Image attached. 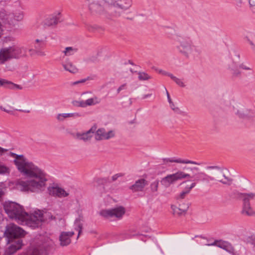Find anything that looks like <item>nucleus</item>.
Listing matches in <instances>:
<instances>
[{
  "instance_id": "69168bd1",
  "label": "nucleus",
  "mask_w": 255,
  "mask_h": 255,
  "mask_svg": "<svg viewBox=\"0 0 255 255\" xmlns=\"http://www.w3.org/2000/svg\"><path fill=\"white\" fill-rule=\"evenodd\" d=\"M123 87H124V85H122V86H120V87L119 88V89H118V91H121V90H122V89H123Z\"/></svg>"
},
{
  "instance_id": "6e6d98bb",
  "label": "nucleus",
  "mask_w": 255,
  "mask_h": 255,
  "mask_svg": "<svg viewBox=\"0 0 255 255\" xmlns=\"http://www.w3.org/2000/svg\"><path fill=\"white\" fill-rule=\"evenodd\" d=\"M90 61L92 62H95L97 61V57L95 56H92L90 58Z\"/></svg>"
},
{
  "instance_id": "3c124183",
  "label": "nucleus",
  "mask_w": 255,
  "mask_h": 255,
  "mask_svg": "<svg viewBox=\"0 0 255 255\" xmlns=\"http://www.w3.org/2000/svg\"><path fill=\"white\" fill-rule=\"evenodd\" d=\"M124 175L123 173H120L116 174L114 175H113L112 177V179L113 181H115L117 180L119 177H122Z\"/></svg>"
},
{
  "instance_id": "bb28decb",
  "label": "nucleus",
  "mask_w": 255,
  "mask_h": 255,
  "mask_svg": "<svg viewBox=\"0 0 255 255\" xmlns=\"http://www.w3.org/2000/svg\"><path fill=\"white\" fill-rule=\"evenodd\" d=\"M242 214L243 215L248 216H255V212L253 210L250 204L243 203V209L242 210Z\"/></svg>"
},
{
  "instance_id": "39448f33",
  "label": "nucleus",
  "mask_w": 255,
  "mask_h": 255,
  "mask_svg": "<svg viewBox=\"0 0 255 255\" xmlns=\"http://www.w3.org/2000/svg\"><path fill=\"white\" fill-rule=\"evenodd\" d=\"M106 8L113 15L119 16L121 12L119 9L126 10L129 8L132 3V0H105Z\"/></svg>"
},
{
  "instance_id": "393cba45",
  "label": "nucleus",
  "mask_w": 255,
  "mask_h": 255,
  "mask_svg": "<svg viewBox=\"0 0 255 255\" xmlns=\"http://www.w3.org/2000/svg\"><path fill=\"white\" fill-rule=\"evenodd\" d=\"M195 182H193L190 186L186 187L184 190L176 196V199L177 200L179 201L180 200L184 199L186 196L190 193L191 190L196 186V183Z\"/></svg>"
},
{
  "instance_id": "ea45409f",
  "label": "nucleus",
  "mask_w": 255,
  "mask_h": 255,
  "mask_svg": "<svg viewBox=\"0 0 255 255\" xmlns=\"http://www.w3.org/2000/svg\"><path fill=\"white\" fill-rule=\"evenodd\" d=\"M247 241L249 243H250L255 247V233L249 236L247 239Z\"/></svg>"
},
{
  "instance_id": "cd10ccee",
  "label": "nucleus",
  "mask_w": 255,
  "mask_h": 255,
  "mask_svg": "<svg viewBox=\"0 0 255 255\" xmlns=\"http://www.w3.org/2000/svg\"><path fill=\"white\" fill-rule=\"evenodd\" d=\"M59 21V18L56 15H51L47 17L44 21L45 26H52L56 25Z\"/></svg>"
},
{
  "instance_id": "f03ea898",
  "label": "nucleus",
  "mask_w": 255,
  "mask_h": 255,
  "mask_svg": "<svg viewBox=\"0 0 255 255\" xmlns=\"http://www.w3.org/2000/svg\"><path fill=\"white\" fill-rule=\"evenodd\" d=\"M207 170H214L212 173L213 176H210L205 172H199V168L197 167H189L185 166L183 168L184 170H189L192 172V178L194 181L205 182L209 183L210 181H217L224 185H230L233 182V179L227 176L223 172L224 168L219 166H208Z\"/></svg>"
},
{
  "instance_id": "b1692460",
  "label": "nucleus",
  "mask_w": 255,
  "mask_h": 255,
  "mask_svg": "<svg viewBox=\"0 0 255 255\" xmlns=\"http://www.w3.org/2000/svg\"><path fill=\"white\" fill-rule=\"evenodd\" d=\"M239 197L242 199L243 203L250 204V201L255 200V193H241Z\"/></svg>"
},
{
  "instance_id": "37998d69",
  "label": "nucleus",
  "mask_w": 255,
  "mask_h": 255,
  "mask_svg": "<svg viewBox=\"0 0 255 255\" xmlns=\"http://www.w3.org/2000/svg\"><path fill=\"white\" fill-rule=\"evenodd\" d=\"M0 109L3 111H4L7 113L11 112L12 108L9 105L0 106Z\"/></svg>"
},
{
  "instance_id": "423d86ee",
  "label": "nucleus",
  "mask_w": 255,
  "mask_h": 255,
  "mask_svg": "<svg viewBox=\"0 0 255 255\" xmlns=\"http://www.w3.org/2000/svg\"><path fill=\"white\" fill-rule=\"evenodd\" d=\"M24 220L21 224H25L32 228L38 227L43 222V212L40 210H35L30 215L26 213Z\"/></svg>"
},
{
  "instance_id": "4be33fe9",
  "label": "nucleus",
  "mask_w": 255,
  "mask_h": 255,
  "mask_svg": "<svg viewBox=\"0 0 255 255\" xmlns=\"http://www.w3.org/2000/svg\"><path fill=\"white\" fill-rule=\"evenodd\" d=\"M0 86L14 90H22L23 89L22 86L20 85L14 84L10 81L0 78Z\"/></svg>"
},
{
  "instance_id": "7c9ffc66",
  "label": "nucleus",
  "mask_w": 255,
  "mask_h": 255,
  "mask_svg": "<svg viewBox=\"0 0 255 255\" xmlns=\"http://www.w3.org/2000/svg\"><path fill=\"white\" fill-rule=\"evenodd\" d=\"M78 51L77 48L74 47H67L65 48L63 53L65 56H69L73 55Z\"/></svg>"
},
{
  "instance_id": "72a5a7b5",
  "label": "nucleus",
  "mask_w": 255,
  "mask_h": 255,
  "mask_svg": "<svg viewBox=\"0 0 255 255\" xmlns=\"http://www.w3.org/2000/svg\"><path fill=\"white\" fill-rule=\"evenodd\" d=\"M227 243L228 242H226V241L216 240L214 241V243L211 244L210 245L216 246L223 249L224 248L226 247V245H227Z\"/></svg>"
},
{
  "instance_id": "a19ab883",
  "label": "nucleus",
  "mask_w": 255,
  "mask_h": 255,
  "mask_svg": "<svg viewBox=\"0 0 255 255\" xmlns=\"http://www.w3.org/2000/svg\"><path fill=\"white\" fill-rule=\"evenodd\" d=\"M138 78L140 80H146L150 78V76L144 72H139Z\"/></svg>"
},
{
  "instance_id": "c9c22d12",
  "label": "nucleus",
  "mask_w": 255,
  "mask_h": 255,
  "mask_svg": "<svg viewBox=\"0 0 255 255\" xmlns=\"http://www.w3.org/2000/svg\"><path fill=\"white\" fill-rule=\"evenodd\" d=\"M14 40V38L11 36H5L2 39L3 44H8L9 43L13 42Z\"/></svg>"
},
{
  "instance_id": "c756f323",
  "label": "nucleus",
  "mask_w": 255,
  "mask_h": 255,
  "mask_svg": "<svg viewBox=\"0 0 255 255\" xmlns=\"http://www.w3.org/2000/svg\"><path fill=\"white\" fill-rule=\"evenodd\" d=\"M86 101V106H91L95 105L100 102V99L97 96H94L88 99Z\"/></svg>"
},
{
  "instance_id": "412c9836",
  "label": "nucleus",
  "mask_w": 255,
  "mask_h": 255,
  "mask_svg": "<svg viewBox=\"0 0 255 255\" xmlns=\"http://www.w3.org/2000/svg\"><path fill=\"white\" fill-rule=\"evenodd\" d=\"M43 251L41 246H31L23 252L21 255H42Z\"/></svg>"
},
{
  "instance_id": "5fc2aeb1",
  "label": "nucleus",
  "mask_w": 255,
  "mask_h": 255,
  "mask_svg": "<svg viewBox=\"0 0 255 255\" xmlns=\"http://www.w3.org/2000/svg\"><path fill=\"white\" fill-rule=\"evenodd\" d=\"M249 1L251 7H255V0H249Z\"/></svg>"
},
{
  "instance_id": "e433bc0d",
  "label": "nucleus",
  "mask_w": 255,
  "mask_h": 255,
  "mask_svg": "<svg viewBox=\"0 0 255 255\" xmlns=\"http://www.w3.org/2000/svg\"><path fill=\"white\" fill-rule=\"evenodd\" d=\"M10 170L9 168L4 165H0V174H4L9 173Z\"/></svg>"
},
{
  "instance_id": "4d7b16f0",
  "label": "nucleus",
  "mask_w": 255,
  "mask_h": 255,
  "mask_svg": "<svg viewBox=\"0 0 255 255\" xmlns=\"http://www.w3.org/2000/svg\"><path fill=\"white\" fill-rule=\"evenodd\" d=\"M7 151V150L6 149L0 147V154H2L3 153H4V152Z\"/></svg>"
},
{
  "instance_id": "a18cd8bd",
  "label": "nucleus",
  "mask_w": 255,
  "mask_h": 255,
  "mask_svg": "<svg viewBox=\"0 0 255 255\" xmlns=\"http://www.w3.org/2000/svg\"><path fill=\"white\" fill-rule=\"evenodd\" d=\"M158 187V181H155L151 184V189L152 192L157 191Z\"/></svg>"
},
{
  "instance_id": "680f3d73",
  "label": "nucleus",
  "mask_w": 255,
  "mask_h": 255,
  "mask_svg": "<svg viewBox=\"0 0 255 255\" xmlns=\"http://www.w3.org/2000/svg\"><path fill=\"white\" fill-rule=\"evenodd\" d=\"M167 99L169 103H171L172 102L170 96L167 97Z\"/></svg>"
},
{
  "instance_id": "09e8293b",
  "label": "nucleus",
  "mask_w": 255,
  "mask_h": 255,
  "mask_svg": "<svg viewBox=\"0 0 255 255\" xmlns=\"http://www.w3.org/2000/svg\"><path fill=\"white\" fill-rule=\"evenodd\" d=\"M160 74H163V75H166L167 76H168L169 77H170L173 81H174L175 79H176V77H175L174 76H173L172 74L171 73H168L167 72H166L165 71H162V70H160Z\"/></svg>"
},
{
  "instance_id": "5701e85b",
  "label": "nucleus",
  "mask_w": 255,
  "mask_h": 255,
  "mask_svg": "<svg viewBox=\"0 0 255 255\" xmlns=\"http://www.w3.org/2000/svg\"><path fill=\"white\" fill-rule=\"evenodd\" d=\"M147 184L146 180L144 179H140L135 181L134 184L129 187L133 192L141 191Z\"/></svg>"
},
{
  "instance_id": "f3484780",
  "label": "nucleus",
  "mask_w": 255,
  "mask_h": 255,
  "mask_svg": "<svg viewBox=\"0 0 255 255\" xmlns=\"http://www.w3.org/2000/svg\"><path fill=\"white\" fill-rule=\"evenodd\" d=\"M74 235V232L73 231L61 232L59 237L60 245L61 247H66L70 245L71 243V238Z\"/></svg>"
},
{
  "instance_id": "ddd939ff",
  "label": "nucleus",
  "mask_w": 255,
  "mask_h": 255,
  "mask_svg": "<svg viewBox=\"0 0 255 255\" xmlns=\"http://www.w3.org/2000/svg\"><path fill=\"white\" fill-rule=\"evenodd\" d=\"M177 48L180 53L187 58L192 55L194 52L199 53L196 46L192 45L187 41L181 42L180 44L177 46Z\"/></svg>"
},
{
  "instance_id": "58836bf2",
  "label": "nucleus",
  "mask_w": 255,
  "mask_h": 255,
  "mask_svg": "<svg viewBox=\"0 0 255 255\" xmlns=\"http://www.w3.org/2000/svg\"><path fill=\"white\" fill-rule=\"evenodd\" d=\"M43 222L47 220H52L55 219V217H53L51 214L49 212L43 213Z\"/></svg>"
},
{
  "instance_id": "0eeeda50",
  "label": "nucleus",
  "mask_w": 255,
  "mask_h": 255,
  "mask_svg": "<svg viewBox=\"0 0 255 255\" xmlns=\"http://www.w3.org/2000/svg\"><path fill=\"white\" fill-rule=\"evenodd\" d=\"M24 235V231L17 225L10 223L5 227L4 236L6 240L11 241L16 239H21V237Z\"/></svg>"
},
{
  "instance_id": "7ed1b4c3",
  "label": "nucleus",
  "mask_w": 255,
  "mask_h": 255,
  "mask_svg": "<svg viewBox=\"0 0 255 255\" xmlns=\"http://www.w3.org/2000/svg\"><path fill=\"white\" fill-rule=\"evenodd\" d=\"M184 179H193L192 175L188 173H185L183 171L179 170L175 173L168 174L162 178L160 183L163 188L162 195L167 196L172 191V188L170 187L176 181Z\"/></svg>"
},
{
  "instance_id": "603ef678",
  "label": "nucleus",
  "mask_w": 255,
  "mask_h": 255,
  "mask_svg": "<svg viewBox=\"0 0 255 255\" xmlns=\"http://www.w3.org/2000/svg\"><path fill=\"white\" fill-rule=\"evenodd\" d=\"M240 68H241V71L242 70H252V68L246 66L245 65H240Z\"/></svg>"
},
{
  "instance_id": "dca6fc26",
  "label": "nucleus",
  "mask_w": 255,
  "mask_h": 255,
  "mask_svg": "<svg viewBox=\"0 0 255 255\" xmlns=\"http://www.w3.org/2000/svg\"><path fill=\"white\" fill-rule=\"evenodd\" d=\"M96 128L97 127L96 126H93L86 132H77L75 135V137L78 140H82L85 142L90 141L91 139L93 134L95 133Z\"/></svg>"
},
{
  "instance_id": "79ce46f5",
  "label": "nucleus",
  "mask_w": 255,
  "mask_h": 255,
  "mask_svg": "<svg viewBox=\"0 0 255 255\" xmlns=\"http://www.w3.org/2000/svg\"><path fill=\"white\" fill-rule=\"evenodd\" d=\"M169 105L171 109L175 113L179 114H181L182 113V111L180 110V109L178 107H175V105L172 102L171 103H169Z\"/></svg>"
},
{
  "instance_id": "de8ad7c7",
  "label": "nucleus",
  "mask_w": 255,
  "mask_h": 255,
  "mask_svg": "<svg viewBox=\"0 0 255 255\" xmlns=\"http://www.w3.org/2000/svg\"><path fill=\"white\" fill-rule=\"evenodd\" d=\"M178 85L181 87H184L185 85H184V83L183 82L182 80L180 79H179L178 78H176L174 81Z\"/></svg>"
},
{
  "instance_id": "8fccbe9b",
  "label": "nucleus",
  "mask_w": 255,
  "mask_h": 255,
  "mask_svg": "<svg viewBox=\"0 0 255 255\" xmlns=\"http://www.w3.org/2000/svg\"><path fill=\"white\" fill-rule=\"evenodd\" d=\"M88 79H89V78H88L87 79H82L81 80H79V81L73 82L72 83V85H75L79 84H80V83H83L85 82Z\"/></svg>"
},
{
  "instance_id": "338daca9",
  "label": "nucleus",
  "mask_w": 255,
  "mask_h": 255,
  "mask_svg": "<svg viewBox=\"0 0 255 255\" xmlns=\"http://www.w3.org/2000/svg\"><path fill=\"white\" fill-rule=\"evenodd\" d=\"M35 41H36L37 43H38V42H43V41H42V40H39V39H36V40H35Z\"/></svg>"
},
{
  "instance_id": "13d9d810",
  "label": "nucleus",
  "mask_w": 255,
  "mask_h": 255,
  "mask_svg": "<svg viewBox=\"0 0 255 255\" xmlns=\"http://www.w3.org/2000/svg\"><path fill=\"white\" fill-rule=\"evenodd\" d=\"M3 32V29L2 28V25L1 23L0 22V38L1 37V35H2Z\"/></svg>"
},
{
  "instance_id": "f704fd0d",
  "label": "nucleus",
  "mask_w": 255,
  "mask_h": 255,
  "mask_svg": "<svg viewBox=\"0 0 255 255\" xmlns=\"http://www.w3.org/2000/svg\"><path fill=\"white\" fill-rule=\"evenodd\" d=\"M74 224L75 226V229L78 231V235L77 237V238H78L82 233L83 225L78 220L75 221Z\"/></svg>"
},
{
  "instance_id": "774afa93",
  "label": "nucleus",
  "mask_w": 255,
  "mask_h": 255,
  "mask_svg": "<svg viewBox=\"0 0 255 255\" xmlns=\"http://www.w3.org/2000/svg\"><path fill=\"white\" fill-rule=\"evenodd\" d=\"M130 71H131V73H133V72H136V71L134 70V69H133L132 68L130 69Z\"/></svg>"
},
{
  "instance_id": "20e7f679",
  "label": "nucleus",
  "mask_w": 255,
  "mask_h": 255,
  "mask_svg": "<svg viewBox=\"0 0 255 255\" xmlns=\"http://www.w3.org/2000/svg\"><path fill=\"white\" fill-rule=\"evenodd\" d=\"M3 207L6 213L10 218L14 219L21 224L24 220V216L26 217L27 216L22 207L15 202H5L3 204Z\"/></svg>"
},
{
  "instance_id": "6e6552de",
  "label": "nucleus",
  "mask_w": 255,
  "mask_h": 255,
  "mask_svg": "<svg viewBox=\"0 0 255 255\" xmlns=\"http://www.w3.org/2000/svg\"><path fill=\"white\" fill-rule=\"evenodd\" d=\"M234 112L240 119H251L255 117V110L249 109L240 103L234 106Z\"/></svg>"
},
{
  "instance_id": "9b49d317",
  "label": "nucleus",
  "mask_w": 255,
  "mask_h": 255,
  "mask_svg": "<svg viewBox=\"0 0 255 255\" xmlns=\"http://www.w3.org/2000/svg\"><path fill=\"white\" fill-rule=\"evenodd\" d=\"M176 162L183 164H192L200 165V163L188 159H182L181 158L174 159V158H163L160 159V172L165 171L168 167H170V163Z\"/></svg>"
},
{
  "instance_id": "bf43d9fd",
  "label": "nucleus",
  "mask_w": 255,
  "mask_h": 255,
  "mask_svg": "<svg viewBox=\"0 0 255 255\" xmlns=\"http://www.w3.org/2000/svg\"><path fill=\"white\" fill-rule=\"evenodd\" d=\"M163 89L166 94L167 97H168V96H170L168 92L167 91V90H166V88L164 86H163Z\"/></svg>"
},
{
  "instance_id": "a878e982",
  "label": "nucleus",
  "mask_w": 255,
  "mask_h": 255,
  "mask_svg": "<svg viewBox=\"0 0 255 255\" xmlns=\"http://www.w3.org/2000/svg\"><path fill=\"white\" fill-rule=\"evenodd\" d=\"M80 115L77 113H61L57 115L56 119L59 122H63L67 118L78 117Z\"/></svg>"
},
{
  "instance_id": "49530a36",
  "label": "nucleus",
  "mask_w": 255,
  "mask_h": 255,
  "mask_svg": "<svg viewBox=\"0 0 255 255\" xmlns=\"http://www.w3.org/2000/svg\"><path fill=\"white\" fill-rule=\"evenodd\" d=\"M223 249L231 254L232 252H233V250L234 249L231 246V245L228 242L227 243V245H226V247L224 248Z\"/></svg>"
},
{
  "instance_id": "2eb2a0df",
  "label": "nucleus",
  "mask_w": 255,
  "mask_h": 255,
  "mask_svg": "<svg viewBox=\"0 0 255 255\" xmlns=\"http://www.w3.org/2000/svg\"><path fill=\"white\" fill-rule=\"evenodd\" d=\"M95 133V138L98 141L108 140L115 136V133L113 130L106 132L104 128L96 129Z\"/></svg>"
},
{
  "instance_id": "4c0bfd02",
  "label": "nucleus",
  "mask_w": 255,
  "mask_h": 255,
  "mask_svg": "<svg viewBox=\"0 0 255 255\" xmlns=\"http://www.w3.org/2000/svg\"><path fill=\"white\" fill-rule=\"evenodd\" d=\"M73 103L74 105H75V106H77V107H83V108H85L87 107L85 101H83V100L75 101L73 102Z\"/></svg>"
},
{
  "instance_id": "c03bdc74",
  "label": "nucleus",
  "mask_w": 255,
  "mask_h": 255,
  "mask_svg": "<svg viewBox=\"0 0 255 255\" xmlns=\"http://www.w3.org/2000/svg\"><path fill=\"white\" fill-rule=\"evenodd\" d=\"M4 69L6 71L12 72L17 70V68L14 65H5Z\"/></svg>"
},
{
  "instance_id": "e2e57ef3",
  "label": "nucleus",
  "mask_w": 255,
  "mask_h": 255,
  "mask_svg": "<svg viewBox=\"0 0 255 255\" xmlns=\"http://www.w3.org/2000/svg\"><path fill=\"white\" fill-rule=\"evenodd\" d=\"M91 93H89V92H87V93H85L84 94H83L82 96L84 97V98H86V96L87 94H90Z\"/></svg>"
},
{
  "instance_id": "f8f14e48",
  "label": "nucleus",
  "mask_w": 255,
  "mask_h": 255,
  "mask_svg": "<svg viewBox=\"0 0 255 255\" xmlns=\"http://www.w3.org/2000/svg\"><path fill=\"white\" fill-rule=\"evenodd\" d=\"M105 0L101 1H94L88 4V10L90 13L93 15H98L104 13L105 12H109L104 3Z\"/></svg>"
},
{
  "instance_id": "aec40b11",
  "label": "nucleus",
  "mask_w": 255,
  "mask_h": 255,
  "mask_svg": "<svg viewBox=\"0 0 255 255\" xmlns=\"http://www.w3.org/2000/svg\"><path fill=\"white\" fill-rule=\"evenodd\" d=\"M23 18V13L21 11L18 12H13L9 14L7 18V23L12 26H14L17 22L21 21Z\"/></svg>"
},
{
  "instance_id": "a211bd4d",
  "label": "nucleus",
  "mask_w": 255,
  "mask_h": 255,
  "mask_svg": "<svg viewBox=\"0 0 255 255\" xmlns=\"http://www.w3.org/2000/svg\"><path fill=\"white\" fill-rule=\"evenodd\" d=\"M48 191L50 195L59 198L65 197L69 195V193L67 191L57 186L49 187Z\"/></svg>"
},
{
  "instance_id": "f257e3e1",
  "label": "nucleus",
  "mask_w": 255,
  "mask_h": 255,
  "mask_svg": "<svg viewBox=\"0 0 255 255\" xmlns=\"http://www.w3.org/2000/svg\"><path fill=\"white\" fill-rule=\"evenodd\" d=\"M12 155L14 158L13 162L18 172L28 179L26 181L21 180L18 181L17 184L21 190L34 193L43 191L47 181L45 172L23 155L13 153Z\"/></svg>"
},
{
  "instance_id": "0e129e2a",
  "label": "nucleus",
  "mask_w": 255,
  "mask_h": 255,
  "mask_svg": "<svg viewBox=\"0 0 255 255\" xmlns=\"http://www.w3.org/2000/svg\"><path fill=\"white\" fill-rule=\"evenodd\" d=\"M128 104L129 105L131 104V103H132L131 100L130 99H128Z\"/></svg>"
},
{
  "instance_id": "6ab92c4d",
  "label": "nucleus",
  "mask_w": 255,
  "mask_h": 255,
  "mask_svg": "<svg viewBox=\"0 0 255 255\" xmlns=\"http://www.w3.org/2000/svg\"><path fill=\"white\" fill-rule=\"evenodd\" d=\"M189 205L190 204L188 202L184 203L182 204H180L178 207L175 205H171V208L173 214L178 216L185 214L189 207Z\"/></svg>"
},
{
  "instance_id": "1a4fd4ad",
  "label": "nucleus",
  "mask_w": 255,
  "mask_h": 255,
  "mask_svg": "<svg viewBox=\"0 0 255 255\" xmlns=\"http://www.w3.org/2000/svg\"><path fill=\"white\" fill-rule=\"evenodd\" d=\"M21 51V48L14 46L3 48L0 50V61L4 62L9 59L15 58Z\"/></svg>"
},
{
  "instance_id": "052dcab7",
  "label": "nucleus",
  "mask_w": 255,
  "mask_h": 255,
  "mask_svg": "<svg viewBox=\"0 0 255 255\" xmlns=\"http://www.w3.org/2000/svg\"><path fill=\"white\" fill-rule=\"evenodd\" d=\"M232 255H239V253H238L237 252L235 251V250H233V252H232L231 253Z\"/></svg>"
},
{
  "instance_id": "9d476101",
  "label": "nucleus",
  "mask_w": 255,
  "mask_h": 255,
  "mask_svg": "<svg viewBox=\"0 0 255 255\" xmlns=\"http://www.w3.org/2000/svg\"><path fill=\"white\" fill-rule=\"evenodd\" d=\"M126 213V209L123 206H118L114 208L107 210H103L100 212L102 217L110 219L116 218L121 219Z\"/></svg>"
},
{
  "instance_id": "c85d7f7f",
  "label": "nucleus",
  "mask_w": 255,
  "mask_h": 255,
  "mask_svg": "<svg viewBox=\"0 0 255 255\" xmlns=\"http://www.w3.org/2000/svg\"><path fill=\"white\" fill-rule=\"evenodd\" d=\"M64 70L70 73L75 74L78 72L79 68L75 65H63Z\"/></svg>"
},
{
  "instance_id": "864d4df0",
  "label": "nucleus",
  "mask_w": 255,
  "mask_h": 255,
  "mask_svg": "<svg viewBox=\"0 0 255 255\" xmlns=\"http://www.w3.org/2000/svg\"><path fill=\"white\" fill-rule=\"evenodd\" d=\"M154 96L153 94H152V93H150V94H145V95H144L142 97V98L143 99H146V98H154Z\"/></svg>"
},
{
  "instance_id": "4468645a",
  "label": "nucleus",
  "mask_w": 255,
  "mask_h": 255,
  "mask_svg": "<svg viewBox=\"0 0 255 255\" xmlns=\"http://www.w3.org/2000/svg\"><path fill=\"white\" fill-rule=\"evenodd\" d=\"M7 247L4 250L3 255H12L18 250L21 249L23 246L21 239L7 240Z\"/></svg>"
},
{
  "instance_id": "473e14b6",
  "label": "nucleus",
  "mask_w": 255,
  "mask_h": 255,
  "mask_svg": "<svg viewBox=\"0 0 255 255\" xmlns=\"http://www.w3.org/2000/svg\"><path fill=\"white\" fill-rule=\"evenodd\" d=\"M229 69L231 70L232 74L234 76H237L241 73L240 65H230Z\"/></svg>"
},
{
  "instance_id": "2f4dec72",
  "label": "nucleus",
  "mask_w": 255,
  "mask_h": 255,
  "mask_svg": "<svg viewBox=\"0 0 255 255\" xmlns=\"http://www.w3.org/2000/svg\"><path fill=\"white\" fill-rule=\"evenodd\" d=\"M229 69L231 70L232 74L234 76H237L241 73L240 65H230Z\"/></svg>"
}]
</instances>
